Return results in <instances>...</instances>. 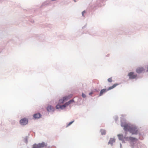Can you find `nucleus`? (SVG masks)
<instances>
[{
    "label": "nucleus",
    "mask_w": 148,
    "mask_h": 148,
    "mask_svg": "<svg viewBox=\"0 0 148 148\" xmlns=\"http://www.w3.org/2000/svg\"><path fill=\"white\" fill-rule=\"evenodd\" d=\"M126 120L123 118H121V126L123 127L125 134H126V132H129L132 135H137L138 133V129L137 127L135 125H130L126 123Z\"/></svg>",
    "instance_id": "obj_1"
},
{
    "label": "nucleus",
    "mask_w": 148,
    "mask_h": 148,
    "mask_svg": "<svg viewBox=\"0 0 148 148\" xmlns=\"http://www.w3.org/2000/svg\"><path fill=\"white\" fill-rule=\"evenodd\" d=\"M28 119L25 117L21 119L19 121V123L21 125H25L28 124Z\"/></svg>",
    "instance_id": "obj_2"
},
{
    "label": "nucleus",
    "mask_w": 148,
    "mask_h": 148,
    "mask_svg": "<svg viewBox=\"0 0 148 148\" xmlns=\"http://www.w3.org/2000/svg\"><path fill=\"white\" fill-rule=\"evenodd\" d=\"M128 76L129 77L130 79H135L137 76V74H134V73L133 72H130L128 73Z\"/></svg>",
    "instance_id": "obj_3"
},
{
    "label": "nucleus",
    "mask_w": 148,
    "mask_h": 148,
    "mask_svg": "<svg viewBox=\"0 0 148 148\" xmlns=\"http://www.w3.org/2000/svg\"><path fill=\"white\" fill-rule=\"evenodd\" d=\"M104 0H98L97 1L96 5L97 7H100L104 5Z\"/></svg>",
    "instance_id": "obj_4"
},
{
    "label": "nucleus",
    "mask_w": 148,
    "mask_h": 148,
    "mask_svg": "<svg viewBox=\"0 0 148 148\" xmlns=\"http://www.w3.org/2000/svg\"><path fill=\"white\" fill-rule=\"evenodd\" d=\"M42 115L40 113L34 114L33 115V117L34 119H39L41 117Z\"/></svg>",
    "instance_id": "obj_5"
},
{
    "label": "nucleus",
    "mask_w": 148,
    "mask_h": 148,
    "mask_svg": "<svg viewBox=\"0 0 148 148\" xmlns=\"http://www.w3.org/2000/svg\"><path fill=\"white\" fill-rule=\"evenodd\" d=\"M47 110L48 112H50L51 111H54L55 108L51 105H49L47 108Z\"/></svg>",
    "instance_id": "obj_6"
},
{
    "label": "nucleus",
    "mask_w": 148,
    "mask_h": 148,
    "mask_svg": "<svg viewBox=\"0 0 148 148\" xmlns=\"http://www.w3.org/2000/svg\"><path fill=\"white\" fill-rule=\"evenodd\" d=\"M144 71V69L142 67L138 68L136 69V72L138 73H141L143 71Z\"/></svg>",
    "instance_id": "obj_7"
},
{
    "label": "nucleus",
    "mask_w": 148,
    "mask_h": 148,
    "mask_svg": "<svg viewBox=\"0 0 148 148\" xmlns=\"http://www.w3.org/2000/svg\"><path fill=\"white\" fill-rule=\"evenodd\" d=\"M64 105H60L59 104H57L56 106V109H60L61 110H63L65 109V108L64 107Z\"/></svg>",
    "instance_id": "obj_8"
},
{
    "label": "nucleus",
    "mask_w": 148,
    "mask_h": 148,
    "mask_svg": "<svg viewBox=\"0 0 148 148\" xmlns=\"http://www.w3.org/2000/svg\"><path fill=\"white\" fill-rule=\"evenodd\" d=\"M115 142V139L114 138H110L108 143V144H110L111 146H112L113 145V143Z\"/></svg>",
    "instance_id": "obj_9"
},
{
    "label": "nucleus",
    "mask_w": 148,
    "mask_h": 148,
    "mask_svg": "<svg viewBox=\"0 0 148 148\" xmlns=\"http://www.w3.org/2000/svg\"><path fill=\"white\" fill-rule=\"evenodd\" d=\"M108 91L107 89L104 88L101 90L99 93V96H102L104 93Z\"/></svg>",
    "instance_id": "obj_10"
},
{
    "label": "nucleus",
    "mask_w": 148,
    "mask_h": 148,
    "mask_svg": "<svg viewBox=\"0 0 148 148\" xmlns=\"http://www.w3.org/2000/svg\"><path fill=\"white\" fill-rule=\"evenodd\" d=\"M119 85L118 84H114L112 86L109 87L108 89H107L108 91L114 88L117 86Z\"/></svg>",
    "instance_id": "obj_11"
},
{
    "label": "nucleus",
    "mask_w": 148,
    "mask_h": 148,
    "mask_svg": "<svg viewBox=\"0 0 148 148\" xmlns=\"http://www.w3.org/2000/svg\"><path fill=\"white\" fill-rule=\"evenodd\" d=\"M137 140V139L135 138L130 136V141L131 143H133Z\"/></svg>",
    "instance_id": "obj_12"
},
{
    "label": "nucleus",
    "mask_w": 148,
    "mask_h": 148,
    "mask_svg": "<svg viewBox=\"0 0 148 148\" xmlns=\"http://www.w3.org/2000/svg\"><path fill=\"white\" fill-rule=\"evenodd\" d=\"M100 132L101 133V135H105L106 134V131L105 130L101 129Z\"/></svg>",
    "instance_id": "obj_13"
},
{
    "label": "nucleus",
    "mask_w": 148,
    "mask_h": 148,
    "mask_svg": "<svg viewBox=\"0 0 148 148\" xmlns=\"http://www.w3.org/2000/svg\"><path fill=\"white\" fill-rule=\"evenodd\" d=\"M119 140H122L124 139V137L122 134H119L117 135Z\"/></svg>",
    "instance_id": "obj_14"
},
{
    "label": "nucleus",
    "mask_w": 148,
    "mask_h": 148,
    "mask_svg": "<svg viewBox=\"0 0 148 148\" xmlns=\"http://www.w3.org/2000/svg\"><path fill=\"white\" fill-rule=\"evenodd\" d=\"M29 138L28 136H26L24 138V142L26 144H27L28 143V139Z\"/></svg>",
    "instance_id": "obj_15"
},
{
    "label": "nucleus",
    "mask_w": 148,
    "mask_h": 148,
    "mask_svg": "<svg viewBox=\"0 0 148 148\" xmlns=\"http://www.w3.org/2000/svg\"><path fill=\"white\" fill-rule=\"evenodd\" d=\"M91 90L92 91H93V93L95 94V93L98 92L100 90L99 89H94L93 90Z\"/></svg>",
    "instance_id": "obj_16"
},
{
    "label": "nucleus",
    "mask_w": 148,
    "mask_h": 148,
    "mask_svg": "<svg viewBox=\"0 0 148 148\" xmlns=\"http://www.w3.org/2000/svg\"><path fill=\"white\" fill-rule=\"evenodd\" d=\"M62 98L64 102L67 101L69 99V97H68V96H64Z\"/></svg>",
    "instance_id": "obj_17"
},
{
    "label": "nucleus",
    "mask_w": 148,
    "mask_h": 148,
    "mask_svg": "<svg viewBox=\"0 0 148 148\" xmlns=\"http://www.w3.org/2000/svg\"><path fill=\"white\" fill-rule=\"evenodd\" d=\"M143 134L142 133H139V139L142 140L143 139Z\"/></svg>",
    "instance_id": "obj_18"
},
{
    "label": "nucleus",
    "mask_w": 148,
    "mask_h": 148,
    "mask_svg": "<svg viewBox=\"0 0 148 148\" xmlns=\"http://www.w3.org/2000/svg\"><path fill=\"white\" fill-rule=\"evenodd\" d=\"M64 102V101L62 99V98L59 99L58 104H59V105H60L61 103H63Z\"/></svg>",
    "instance_id": "obj_19"
},
{
    "label": "nucleus",
    "mask_w": 148,
    "mask_h": 148,
    "mask_svg": "<svg viewBox=\"0 0 148 148\" xmlns=\"http://www.w3.org/2000/svg\"><path fill=\"white\" fill-rule=\"evenodd\" d=\"M74 102L75 101L73 99H72L68 101V103L69 105H70L71 103H74Z\"/></svg>",
    "instance_id": "obj_20"
},
{
    "label": "nucleus",
    "mask_w": 148,
    "mask_h": 148,
    "mask_svg": "<svg viewBox=\"0 0 148 148\" xmlns=\"http://www.w3.org/2000/svg\"><path fill=\"white\" fill-rule=\"evenodd\" d=\"M124 138L126 141H130V137H126L124 136Z\"/></svg>",
    "instance_id": "obj_21"
},
{
    "label": "nucleus",
    "mask_w": 148,
    "mask_h": 148,
    "mask_svg": "<svg viewBox=\"0 0 148 148\" xmlns=\"http://www.w3.org/2000/svg\"><path fill=\"white\" fill-rule=\"evenodd\" d=\"M74 121L73 120V121H71L70 122H69V123L66 125V127H67L69 126L71 124H72L73 123Z\"/></svg>",
    "instance_id": "obj_22"
},
{
    "label": "nucleus",
    "mask_w": 148,
    "mask_h": 148,
    "mask_svg": "<svg viewBox=\"0 0 148 148\" xmlns=\"http://www.w3.org/2000/svg\"><path fill=\"white\" fill-rule=\"evenodd\" d=\"M93 94H94L93 93V91H92L91 90V92L89 93V95L91 96H94H94H93L92 95H93Z\"/></svg>",
    "instance_id": "obj_23"
},
{
    "label": "nucleus",
    "mask_w": 148,
    "mask_h": 148,
    "mask_svg": "<svg viewBox=\"0 0 148 148\" xmlns=\"http://www.w3.org/2000/svg\"><path fill=\"white\" fill-rule=\"evenodd\" d=\"M64 105L65 107L66 108L67 106H68L69 105L68 102H66L63 105Z\"/></svg>",
    "instance_id": "obj_24"
},
{
    "label": "nucleus",
    "mask_w": 148,
    "mask_h": 148,
    "mask_svg": "<svg viewBox=\"0 0 148 148\" xmlns=\"http://www.w3.org/2000/svg\"><path fill=\"white\" fill-rule=\"evenodd\" d=\"M108 81L109 82H112V77L108 79Z\"/></svg>",
    "instance_id": "obj_25"
},
{
    "label": "nucleus",
    "mask_w": 148,
    "mask_h": 148,
    "mask_svg": "<svg viewBox=\"0 0 148 148\" xmlns=\"http://www.w3.org/2000/svg\"><path fill=\"white\" fill-rule=\"evenodd\" d=\"M82 96L84 98H85L86 97V95L83 92L82 93Z\"/></svg>",
    "instance_id": "obj_26"
},
{
    "label": "nucleus",
    "mask_w": 148,
    "mask_h": 148,
    "mask_svg": "<svg viewBox=\"0 0 148 148\" xmlns=\"http://www.w3.org/2000/svg\"><path fill=\"white\" fill-rule=\"evenodd\" d=\"M68 96V97H69V99L70 98H71L73 96V94H70L69 95H67Z\"/></svg>",
    "instance_id": "obj_27"
},
{
    "label": "nucleus",
    "mask_w": 148,
    "mask_h": 148,
    "mask_svg": "<svg viewBox=\"0 0 148 148\" xmlns=\"http://www.w3.org/2000/svg\"><path fill=\"white\" fill-rule=\"evenodd\" d=\"M134 144L133 143H132L131 144V146L132 148H134Z\"/></svg>",
    "instance_id": "obj_28"
},
{
    "label": "nucleus",
    "mask_w": 148,
    "mask_h": 148,
    "mask_svg": "<svg viewBox=\"0 0 148 148\" xmlns=\"http://www.w3.org/2000/svg\"><path fill=\"white\" fill-rule=\"evenodd\" d=\"M47 3L46 2H45L44 3H43L42 4V5L41 7L43 6H44L45 5H47Z\"/></svg>",
    "instance_id": "obj_29"
},
{
    "label": "nucleus",
    "mask_w": 148,
    "mask_h": 148,
    "mask_svg": "<svg viewBox=\"0 0 148 148\" xmlns=\"http://www.w3.org/2000/svg\"><path fill=\"white\" fill-rule=\"evenodd\" d=\"M86 11L85 10H84V11H83L82 12V16H84V14L86 13Z\"/></svg>",
    "instance_id": "obj_30"
},
{
    "label": "nucleus",
    "mask_w": 148,
    "mask_h": 148,
    "mask_svg": "<svg viewBox=\"0 0 148 148\" xmlns=\"http://www.w3.org/2000/svg\"><path fill=\"white\" fill-rule=\"evenodd\" d=\"M118 117L117 116H116L115 118V119H115V120L116 121H117V120H118Z\"/></svg>",
    "instance_id": "obj_31"
},
{
    "label": "nucleus",
    "mask_w": 148,
    "mask_h": 148,
    "mask_svg": "<svg viewBox=\"0 0 148 148\" xmlns=\"http://www.w3.org/2000/svg\"><path fill=\"white\" fill-rule=\"evenodd\" d=\"M31 23H34V21L32 19L31 20V21H30Z\"/></svg>",
    "instance_id": "obj_32"
},
{
    "label": "nucleus",
    "mask_w": 148,
    "mask_h": 148,
    "mask_svg": "<svg viewBox=\"0 0 148 148\" xmlns=\"http://www.w3.org/2000/svg\"><path fill=\"white\" fill-rule=\"evenodd\" d=\"M121 141H122V143H125V141L124 139H123L122 140H121Z\"/></svg>",
    "instance_id": "obj_33"
},
{
    "label": "nucleus",
    "mask_w": 148,
    "mask_h": 148,
    "mask_svg": "<svg viewBox=\"0 0 148 148\" xmlns=\"http://www.w3.org/2000/svg\"><path fill=\"white\" fill-rule=\"evenodd\" d=\"M86 24L84 26H83L82 27V28L83 29H84L86 27Z\"/></svg>",
    "instance_id": "obj_34"
},
{
    "label": "nucleus",
    "mask_w": 148,
    "mask_h": 148,
    "mask_svg": "<svg viewBox=\"0 0 148 148\" xmlns=\"http://www.w3.org/2000/svg\"><path fill=\"white\" fill-rule=\"evenodd\" d=\"M120 148H122V146L121 144L120 143Z\"/></svg>",
    "instance_id": "obj_35"
},
{
    "label": "nucleus",
    "mask_w": 148,
    "mask_h": 148,
    "mask_svg": "<svg viewBox=\"0 0 148 148\" xmlns=\"http://www.w3.org/2000/svg\"><path fill=\"white\" fill-rule=\"evenodd\" d=\"M147 70L146 71V72H148V66H147Z\"/></svg>",
    "instance_id": "obj_36"
},
{
    "label": "nucleus",
    "mask_w": 148,
    "mask_h": 148,
    "mask_svg": "<svg viewBox=\"0 0 148 148\" xmlns=\"http://www.w3.org/2000/svg\"><path fill=\"white\" fill-rule=\"evenodd\" d=\"M56 0H52L51 1H56Z\"/></svg>",
    "instance_id": "obj_37"
},
{
    "label": "nucleus",
    "mask_w": 148,
    "mask_h": 148,
    "mask_svg": "<svg viewBox=\"0 0 148 148\" xmlns=\"http://www.w3.org/2000/svg\"><path fill=\"white\" fill-rule=\"evenodd\" d=\"M109 54H108L107 55V56H109Z\"/></svg>",
    "instance_id": "obj_38"
},
{
    "label": "nucleus",
    "mask_w": 148,
    "mask_h": 148,
    "mask_svg": "<svg viewBox=\"0 0 148 148\" xmlns=\"http://www.w3.org/2000/svg\"><path fill=\"white\" fill-rule=\"evenodd\" d=\"M28 135H29V134H28Z\"/></svg>",
    "instance_id": "obj_39"
}]
</instances>
